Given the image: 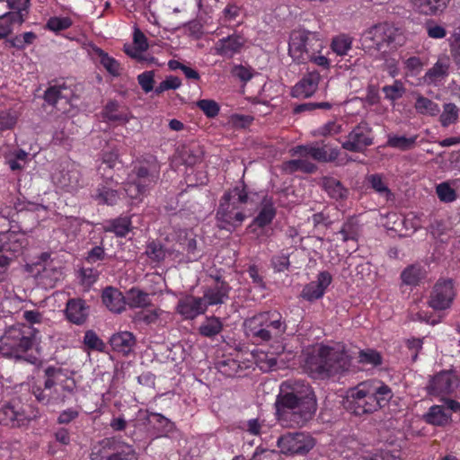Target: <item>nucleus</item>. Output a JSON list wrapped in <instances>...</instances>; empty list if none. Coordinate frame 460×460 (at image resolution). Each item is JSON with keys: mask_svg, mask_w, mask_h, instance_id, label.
I'll use <instances>...</instances> for the list:
<instances>
[{"mask_svg": "<svg viewBox=\"0 0 460 460\" xmlns=\"http://www.w3.org/2000/svg\"><path fill=\"white\" fill-rule=\"evenodd\" d=\"M274 405L276 418L284 427L304 425L313 418L317 409L312 387L300 380L283 382Z\"/></svg>", "mask_w": 460, "mask_h": 460, "instance_id": "nucleus-1", "label": "nucleus"}, {"mask_svg": "<svg viewBox=\"0 0 460 460\" xmlns=\"http://www.w3.org/2000/svg\"><path fill=\"white\" fill-rule=\"evenodd\" d=\"M350 363L351 357L345 345L318 344L307 353L305 368L314 378H326L349 370Z\"/></svg>", "mask_w": 460, "mask_h": 460, "instance_id": "nucleus-2", "label": "nucleus"}, {"mask_svg": "<svg viewBox=\"0 0 460 460\" xmlns=\"http://www.w3.org/2000/svg\"><path fill=\"white\" fill-rule=\"evenodd\" d=\"M393 395L391 388L383 382L366 381L347 392L348 407L356 415L372 413L385 407Z\"/></svg>", "mask_w": 460, "mask_h": 460, "instance_id": "nucleus-3", "label": "nucleus"}, {"mask_svg": "<svg viewBox=\"0 0 460 460\" xmlns=\"http://www.w3.org/2000/svg\"><path fill=\"white\" fill-rule=\"evenodd\" d=\"M39 332L32 326L18 323L8 327L0 337V354L7 358L36 364L31 351L38 345Z\"/></svg>", "mask_w": 460, "mask_h": 460, "instance_id": "nucleus-4", "label": "nucleus"}, {"mask_svg": "<svg viewBox=\"0 0 460 460\" xmlns=\"http://www.w3.org/2000/svg\"><path fill=\"white\" fill-rule=\"evenodd\" d=\"M246 334L257 341L279 340L287 331V323L278 311L260 313L244 322Z\"/></svg>", "mask_w": 460, "mask_h": 460, "instance_id": "nucleus-5", "label": "nucleus"}, {"mask_svg": "<svg viewBox=\"0 0 460 460\" xmlns=\"http://www.w3.org/2000/svg\"><path fill=\"white\" fill-rule=\"evenodd\" d=\"M44 389L33 388L36 399L42 403L64 402L66 395L75 388V381L61 368L48 367L45 371Z\"/></svg>", "mask_w": 460, "mask_h": 460, "instance_id": "nucleus-6", "label": "nucleus"}, {"mask_svg": "<svg viewBox=\"0 0 460 460\" xmlns=\"http://www.w3.org/2000/svg\"><path fill=\"white\" fill-rule=\"evenodd\" d=\"M403 43V37L399 28L380 23L364 32L361 37L362 49L370 55L381 51L385 47L393 45L394 48Z\"/></svg>", "mask_w": 460, "mask_h": 460, "instance_id": "nucleus-7", "label": "nucleus"}, {"mask_svg": "<svg viewBox=\"0 0 460 460\" xmlns=\"http://www.w3.org/2000/svg\"><path fill=\"white\" fill-rule=\"evenodd\" d=\"M247 199V195L238 189L223 196L217 211V220L220 228L231 230L243 223L245 215L238 205L246 203Z\"/></svg>", "mask_w": 460, "mask_h": 460, "instance_id": "nucleus-8", "label": "nucleus"}, {"mask_svg": "<svg viewBox=\"0 0 460 460\" xmlns=\"http://www.w3.org/2000/svg\"><path fill=\"white\" fill-rule=\"evenodd\" d=\"M91 460H137V455L129 444L117 437L100 440L92 447Z\"/></svg>", "mask_w": 460, "mask_h": 460, "instance_id": "nucleus-9", "label": "nucleus"}, {"mask_svg": "<svg viewBox=\"0 0 460 460\" xmlns=\"http://www.w3.org/2000/svg\"><path fill=\"white\" fill-rule=\"evenodd\" d=\"M158 179V169L155 164L146 167L139 165L128 174L124 190L131 199H138L146 194Z\"/></svg>", "mask_w": 460, "mask_h": 460, "instance_id": "nucleus-10", "label": "nucleus"}, {"mask_svg": "<svg viewBox=\"0 0 460 460\" xmlns=\"http://www.w3.org/2000/svg\"><path fill=\"white\" fill-rule=\"evenodd\" d=\"M39 416L36 408L19 401H12L0 406V424L10 428L27 427Z\"/></svg>", "mask_w": 460, "mask_h": 460, "instance_id": "nucleus-11", "label": "nucleus"}, {"mask_svg": "<svg viewBox=\"0 0 460 460\" xmlns=\"http://www.w3.org/2000/svg\"><path fill=\"white\" fill-rule=\"evenodd\" d=\"M319 46L320 40L314 34L304 30H295L289 37L288 54L294 61L305 63L310 53Z\"/></svg>", "mask_w": 460, "mask_h": 460, "instance_id": "nucleus-12", "label": "nucleus"}, {"mask_svg": "<svg viewBox=\"0 0 460 460\" xmlns=\"http://www.w3.org/2000/svg\"><path fill=\"white\" fill-rule=\"evenodd\" d=\"M315 445L314 438L305 432H288L278 438L277 446L282 454L305 455Z\"/></svg>", "mask_w": 460, "mask_h": 460, "instance_id": "nucleus-13", "label": "nucleus"}, {"mask_svg": "<svg viewBox=\"0 0 460 460\" xmlns=\"http://www.w3.org/2000/svg\"><path fill=\"white\" fill-rule=\"evenodd\" d=\"M456 295V291L453 280L439 279L430 291L428 304L436 311L446 310L452 305Z\"/></svg>", "mask_w": 460, "mask_h": 460, "instance_id": "nucleus-14", "label": "nucleus"}, {"mask_svg": "<svg viewBox=\"0 0 460 460\" xmlns=\"http://www.w3.org/2000/svg\"><path fill=\"white\" fill-rule=\"evenodd\" d=\"M75 95L71 87L65 84L50 86L45 92L47 102L54 105L62 113H69L74 106Z\"/></svg>", "mask_w": 460, "mask_h": 460, "instance_id": "nucleus-15", "label": "nucleus"}, {"mask_svg": "<svg viewBox=\"0 0 460 460\" xmlns=\"http://www.w3.org/2000/svg\"><path fill=\"white\" fill-rule=\"evenodd\" d=\"M341 144L348 151L362 152L373 144L371 128L367 124L360 123L349 133L345 140L341 141Z\"/></svg>", "mask_w": 460, "mask_h": 460, "instance_id": "nucleus-16", "label": "nucleus"}, {"mask_svg": "<svg viewBox=\"0 0 460 460\" xmlns=\"http://www.w3.org/2000/svg\"><path fill=\"white\" fill-rule=\"evenodd\" d=\"M459 379L453 371H442L434 376L428 386L429 393L437 396L450 394L458 387Z\"/></svg>", "mask_w": 460, "mask_h": 460, "instance_id": "nucleus-17", "label": "nucleus"}, {"mask_svg": "<svg viewBox=\"0 0 460 460\" xmlns=\"http://www.w3.org/2000/svg\"><path fill=\"white\" fill-rule=\"evenodd\" d=\"M175 310L185 320H193L206 312L203 299L192 295L181 297Z\"/></svg>", "mask_w": 460, "mask_h": 460, "instance_id": "nucleus-18", "label": "nucleus"}, {"mask_svg": "<svg viewBox=\"0 0 460 460\" xmlns=\"http://www.w3.org/2000/svg\"><path fill=\"white\" fill-rule=\"evenodd\" d=\"M27 244L28 239L23 232L8 230L0 233V252L19 254Z\"/></svg>", "mask_w": 460, "mask_h": 460, "instance_id": "nucleus-19", "label": "nucleus"}, {"mask_svg": "<svg viewBox=\"0 0 460 460\" xmlns=\"http://www.w3.org/2000/svg\"><path fill=\"white\" fill-rule=\"evenodd\" d=\"M230 287L225 281L217 279L215 283L207 287L203 291V303L207 310L209 305H217L225 303L228 298Z\"/></svg>", "mask_w": 460, "mask_h": 460, "instance_id": "nucleus-20", "label": "nucleus"}, {"mask_svg": "<svg viewBox=\"0 0 460 460\" xmlns=\"http://www.w3.org/2000/svg\"><path fill=\"white\" fill-rule=\"evenodd\" d=\"M449 69V57L447 55L440 56L436 63L427 70L423 76V81L429 85H438L448 76Z\"/></svg>", "mask_w": 460, "mask_h": 460, "instance_id": "nucleus-21", "label": "nucleus"}, {"mask_svg": "<svg viewBox=\"0 0 460 460\" xmlns=\"http://www.w3.org/2000/svg\"><path fill=\"white\" fill-rule=\"evenodd\" d=\"M332 276L327 271H322L317 276L316 281L308 283L302 291V296L308 301H314L321 298L325 289L332 282Z\"/></svg>", "mask_w": 460, "mask_h": 460, "instance_id": "nucleus-22", "label": "nucleus"}, {"mask_svg": "<svg viewBox=\"0 0 460 460\" xmlns=\"http://www.w3.org/2000/svg\"><path fill=\"white\" fill-rule=\"evenodd\" d=\"M109 343L113 351L122 356H128L134 351L137 341L132 332L125 331L114 333L110 338Z\"/></svg>", "mask_w": 460, "mask_h": 460, "instance_id": "nucleus-23", "label": "nucleus"}, {"mask_svg": "<svg viewBox=\"0 0 460 460\" xmlns=\"http://www.w3.org/2000/svg\"><path fill=\"white\" fill-rule=\"evenodd\" d=\"M320 75L316 71L306 74L292 89V95L296 98H308L318 88Z\"/></svg>", "mask_w": 460, "mask_h": 460, "instance_id": "nucleus-24", "label": "nucleus"}, {"mask_svg": "<svg viewBox=\"0 0 460 460\" xmlns=\"http://www.w3.org/2000/svg\"><path fill=\"white\" fill-rule=\"evenodd\" d=\"M244 45V40L239 35H231L223 39H220L215 46L216 54L232 58L235 54L239 53Z\"/></svg>", "mask_w": 460, "mask_h": 460, "instance_id": "nucleus-25", "label": "nucleus"}, {"mask_svg": "<svg viewBox=\"0 0 460 460\" xmlns=\"http://www.w3.org/2000/svg\"><path fill=\"white\" fill-rule=\"evenodd\" d=\"M450 0H411L412 8L424 15H438L447 7Z\"/></svg>", "mask_w": 460, "mask_h": 460, "instance_id": "nucleus-26", "label": "nucleus"}, {"mask_svg": "<svg viewBox=\"0 0 460 460\" xmlns=\"http://www.w3.org/2000/svg\"><path fill=\"white\" fill-rule=\"evenodd\" d=\"M66 315L75 324H82L88 316V307L81 299H70L66 304Z\"/></svg>", "mask_w": 460, "mask_h": 460, "instance_id": "nucleus-27", "label": "nucleus"}, {"mask_svg": "<svg viewBox=\"0 0 460 460\" xmlns=\"http://www.w3.org/2000/svg\"><path fill=\"white\" fill-rule=\"evenodd\" d=\"M92 197L100 205L112 206L119 199V194L111 187V181L100 184Z\"/></svg>", "mask_w": 460, "mask_h": 460, "instance_id": "nucleus-28", "label": "nucleus"}, {"mask_svg": "<svg viewBox=\"0 0 460 460\" xmlns=\"http://www.w3.org/2000/svg\"><path fill=\"white\" fill-rule=\"evenodd\" d=\"M92 56L95 60L100 62L110 75L113 76H119L120 75L122 70L120 64L102 49L93 47L92 49Z\"/></svg>", "mask_w": 460, "mask_h": 460, "instance_id": "nucleus-29", "label": "nucleus"}, {"mask_svg": "<svg viewBox=\"0 0 460 460\" xmlns=\"http://www.w3.org/2000/svg\"><path fill=\"white\" fill-rule=\"evenodd\" d=\"M102 302L110 311L114 313H120L125 306V297L122 293L112 287L103 290Z\"/></svg>", "mask_w": 460, "mask_h": 460, "instance_id": "nucleus-30", "label": "nucleus"}, {"mask_svg": "<svg viewBox=\"0 0 460 460\" xmlns=\"http://www.w3.org/2000/svg\"><path fill=\"white\" fill-rule=\"evenodd\" d=\"M105 232L114 233L117 236L124 237L131 230V221L128 217H118L107 221L102 226Z\"/></svg>", "mask_w": 460, "mask_h": 460, "instance_id": "nucleus-31", "label": "nucleus"}, {"mask_svg": "<svg viewBox=\"0 0 460 460\" xmlns=\"http://www.w3.org/2000/svg\"><path fill=\"white\" fill-rule=\"evenodd\" d=\"M295 154H305L319 162H328L337 157V152H332L328 155L324 148L316 146H297L295 150Z\"/></svg>", "mask_w": 460, "mask_h": 460, "instance_id": "nucleus-32", "label": "nucleus"}, {"mask_svg": "<svg viewBox=\"0 0 460 460\" xmlns=\"http://www.w3.org/2000/svg\"><path fill=\"white\" fill-rule=\"evenodd\" d=\"M23 23L22 16L5 13L0 15V40L5 39L13 31V25Z\"/></svg>", "mask_w": 460, "mask_h": 460, "instance_id": "nucleus-33", "label": "nucleus"}, {"mask_svg": "<svg viewBox=\"0 0 460 460\" xmlns=\"http://www.w3.org/2000/svg\"><path fill=\"white\" fill-rule=\"evenodd\" d=\"M418 136H412L410 137L404 136H398L389 134L387 137L386 146L392 148H397L402 151L411 150L415 146Z\"/></svg>", "mask_w": 460, "mask_h": 460, "instance_id": "nucleus-34", "label": "nucleus"}, {"mask_svg": "<svg viewBox=\"0 0 460 460\" xmlns=\"http://www.w3.org/2000/svg\"><path fill=\"white\" fill-rule=\"evenodd\" d=\"M223 323L220 318L216 316L206 317L200 324L199 332L202 336L212 338L221 332Z\"/></svg>", "mask_w": 460, "mask_h": 460, "instance_id": "nucleus-35", "label": "nucleus"}, {"mask_svg": "<svg viewBox=\"0 0 460 460\" xmlns=\"http://www.w3.org/2000/svg\"><path fill=\"white\" fill-rule=\"evenodd\" d=\"M426 271L420 265H411L407 267L401 274L402 282L406 285L416 286L425 278Z\"/></svg>", "mask_w": 460, "mask_h": 460, "instance_id": "nucleus-36", "label": "nucleus"}, {"mask_svg": "<svg viewBox=\"0 0 460 460\" xmlns=\"http://www.w3.org/2000/svg\"><path fill=\"white\" fill-rule=\"evenodd\" d=\"M425 420L432 425L442 426L447 423L450 414L440 405H434L429 408L424 416Z\"/></svg>", "mask_w": 460, "mask_h": 460, "instance_id": "nucleus-37", "label": "nucleus"}, {"mask_svg": "<svg viewBox=\"0 0 460 460\" xmlns=\"http://www.w3.org/2000/svg\"><path fill=\"white\" fill-rule=\"evenodd\" d=\"M126 301L130 307H146L151 304L149 295L138 288H131L126 296Z\"/></svg>", "mask_w": 460, "mask_h": 460, "instance_id": "nucleus-38", "label": "nucleus"}, {"mask_svg": "<svg viewBox=\"0 0 460 460\" xmlns=\"http://www.w3.org/2000/svg\"><path fill=\"white\" fill-rule=\"evenodd\" d=\"M414 108L418 113L426 116H437L440 111L438 103L422 95L417 97Z\"/></svg>", "mask_w": 460, "mask_h": 460, "instance_id": "nucleus-39", "label": "nucleus"}, {"mask_svg": "<svg viewBox=\"0 0 460 460\" xmlns=\"http://www.w3.org/2000/svg\"><path fill=\"white\" fill-rule=\"evenodd\" d=\"M133 40L136 48L127 49L126 52L132 58L140 59L142 58V53L148 49L147 39L140 30L136 29L134 31Z\"/></svg>", "mask_w": 460, "mask_h": 460, "instance_id": "nucleus-40", "label": "nucleus"}, {"mask_svg": "<svg viewBox=\"0 0 460 460\" xmlns=\"http://www.w3.org/2000/svg\"><path fill=\"white\" fill-rule=\"evenodd\" d=\"M21 113L15 109L0 111V131L13 129L18 122Z\"/></svg>", "mask_w": 460, "mask_h": 460, "instance_id": "nucleus-41", "label": "nucleus"}, {"mask_svg": "<svg viewBox=\"0 0 460 460\" xmlns=\"http://www.w3.org/2000/svg\"><path fill=\"white\" fill-rule=\"evenodd\" d=\"M323 187L329 196L332 199H342L347 197L348 190L334 178L324 179Z\"/></svg>", "mask_w": 460, "mask_h": 460, "instance_id": "nucleus-42", "label": "nucleus"}, {"mask_svg": "<svg viewBox=\"0 0 460 460\" xmlns=\"http://www.w3.org/2000/svg\"><path fill=\"white\" fill-rule=\"evenodd\" d=\"M146 253L154 261H161L164 260L167 253L176 259L180 254V251L166 252L161 244L152 242L147 245Z\"/></svg>", "mask_w": 460, "mask_h": 460, "instance_id": "nucleus-43", "label": "nucleus"}, {"mask_svg": "<svg viewBox=\"0 0 460 460\" xmlns=\"http://www.w3.org/2000/svg\"><path fill=\"white\" fill-rule=\"evenodd\" d=\"M352 48V40L347 35H339L332 39L331 49L338 56H345Z\"/></svg>", "mask_w": 460, "mask_h": 460, "instance_id": "nucleus-44", "label": "nucleus"}, {"mask_svg": "<svg viewBox=\"0 0 460 460\" xmlns=\"http://www.w3.org/2000/svg\"><path fill=\"white\" fill-rule=\"evenodd\" d=\"M81 174L77 170H69L66 173H62L58 184L62 188H67L69 190H75L80 186Z\"/></svg>", "mask_w": 460, "mask_h": 460, "instance_id": "nucleus-45", "label": "nucleus"}, {"mask_svg": "<svg viewBox=\"0 0 460 460\" xmlns=\"http://www.w3.org/2000/svg\"><path fill=\"white\" fill-rule=\"evenodd\" d=\"M119 105L115 102H111L107 103L105 106L102 116L104 119L108 121H120V122H128L129 118L127 114H122L118 112Z\"/></svg>", "mask_w": 460, "mask_h": 460, "instance_id": "nucleus-46", "label": "nucleus"}, {"mask_svg": "<svg viewBox=\"0 0 460 460\" xmlns=\"http://www.w3.org/2000/svg\"><path fill=\"white\" fill-rule=\"evenodd\" d=\"M382 91L387 100L394 102L402 97L405 93V87L402 81L395 80L392 84L385 85Z\"/></svg>", "mask_w": 460, "mask_h": 460, "instance_id": "nucleus-47", "label": "nucleus"}, {"mask_svg": "<svg viewBox=\"0 0 460 460\" xmlns=\"http://www.w3.org/2000/svg\"><path fill=\"white\" fill-rule=\"evenodd\" d=\"M458 108L454 103H447L444 105L443 111L439 117L440 123L447 128L454 124L458 119Z\"/></svg>", "mask_w": 460, "mask_h": 460, "instance_id": "nucleus-48", "label": "nucleus"}, {"mask_svg": "<svg viewBox=\"0 0 460 460\" xmlns=\"http://www.w3.org/2000/svg\"><path fill=\"white\" fill-rule=\"evenodd\" d=\"M358 225L356 219L349 218L344 224L339 234L341 235V239L344 242L349 240H356L358 235Z\"/></svg>", "mask_w": 460, "mask_h": 460, "instance_id": "nucleus-49", "label": "nucleus"}, {"mask_svg": "<svg viewBox=\"0 0 460 460\" xmlns=\"http://www.w3.org/2000/svg\"><path fill=\"white\" fill-rule=\"evenodd\" d=\"M276 215L275 208L271 203H266L259 215L255 217L254 223L260 226L263 227L269 225Z\"/></svg>", "mask_w": 460, "mask_h": 460, "instance_id": "nucleus-50", "label": "nucleus"}, {"mask_svg": "<svg viewBox=\"0 0 460 460\" xmlns=\"http://www.w3.org/2000/svg\"><path fill=\"white\" fill-rule=\"evenodd\" d=\"M436 193L440 201L450 203L456 199V192L448 182H442L437 185Z\"/></svg>", "mask_w": 460, "mask_h": 460, "instance_id": "nucleus-51", "label": "nucleus"}, {"mask_svg": "<svg viewBox=\"0 0 460 460\" xmlns=\"http://www.w3.org/2000/svg\"><path fill=\"white\" fill-rule=\"evenodd\" d=\"M285 169L289 172L302 171L305 172H313L315 170V165L306 159H294L285 164Z\"/></svg>", "mask_w": 460, "mask_h": 460, "instance_id": "nucleus-52", "label": "nucleus"}, {"mask_svg": "<svg viewBox=\"0 0 460 460\" xmlns=\"http://www.w3.org/2000/svg\"><path fill=\"white\" fill-rule=\"evenodd\" d=\"M84 344L89 349L102 352L105 349V343L92 330L87 331L84 336Z\"/></svg>", "mask_w": 460, "mask_h": 460, "instance_id": "nucleus-53", "label": "nucleus"}, {"mask_svg": "<svg viewBox=\"0 0 460 460\" xmlns=\"http://www.w3.org/2000/svg\"><path fill=\"white\" fill-rule=\"evenodd\" d=\"M7 6L13 10L8 12L11 14H19L22 16L23 22L28 15V9L30 6V0H6Z\"/></svg>", "mask_w": 460, "mask_h": 460, "instance_id": "nucleus-54", "label": "nucleus"}, {"mask_svg": "<svg viewBox=\"0 0 460 460\" xmlns=\"http://www.w3.org/2000/svg\"><path fill=\"white\" fill-rule=\"evenodd\" d=\"M196 104L208 118H215L220 111L218 103L214 100L203 99L198 101Z\"/></svg>", "mask_w": 460, "mask_h": 460, "instance_id": "nucleus-55", "label": "nucleus"}, {"mask_svg": "<svg viewBox=\"0 0 460 460\" xmlns=\"http://www.w3.org/2000/svg\"><path fill=\"white\" fill-rule=\"evenodd\" d=\"M359 362L376 367L382 364L381 355L374 349H366L359 352Z\"/></svg>", "mask_w": 460, "mask_h": 460, "instance_id": "nucleus-56", "label": "nucleus"}, {"mask_svg": "<svg viewBox=\"0 0 460 460\" xmlns=\"http://www.w3.org/2000/svg\"><path fill=\"white\" fill-rule=\"evenodd\" d=\"M72 21L68 17H51L49 19L46 27L52 31H60L68 29Z\"/></svg>", "mask_w": 460, "mask_h": 460, "instance_id": "nucleus-57", "label": "nucleus"}, {"mask_svg": "<svg viewBox=\"0 0 460 460\" xmlns=\"http://www.w3.org/2000/svg\"><path fill=\"white\" fill-rule=\"evenodd\" d=\"M181 85V81L179 77L174 75L167 76L159 85L155 89L156 94H160L168 90H176Z\"/></svg>", "mask_w": 460, "mask_h": 460, "instance_id": "nucleus-58", "label": "nucleus"}, {"mask_svg": "<svg viewBox=\"0 0 460 460\" xmlns=\"http://www.w3.org/2000/svg\"><path fill=\"white\" fill-rule=\"evenodd\" d=\"M371 187L380 195L389 199L391 192L386 184L383 181L382 177L378 174H373L368 177Z\"/></svg>", "mask_w": 460, "mask_h": 460, "instance_id": "nucleus-59", "label": "nucleus"}, {"mask_svg": "<svg viewBox=\"0 0 460 460\" xmlns=\"http://www.w3.org/2000/svg\"><path fill=\"white\" fill-rule=\"evenodd\" d=\"M342 131V127L341 124L336 121H329L324 125L321 126L314 131L315 136H333L339 134Z\"/></svg>", "mask_w": 460, "mask_h": 460, "instance_id": "nucleus-60", "label": "nucleus"}, {"mask_svg": "<svg viewBox=\"0 0 460 460\" xmlns=\"http://www.w3.org/2000/svg\"><path fill=\"white\" fill-rule=\"evenodd\" d=\"M450 53L455 63L460 67V31H455L449 38Z\"/></svg>", "mask_w": 460, "mask_h": 460, "instance_id": "nucleus-61", "label": "nucleus"}, {"mask_svg": "<svg viewBox=\"0 0 460 460\" xmlns=\"http://www.w3.org/2000/svg\"><path fill=\"white\" fill-rule=\"evenodd\" d=\"M425 29L428 36L431 39L441 40L447 36V30L433 21L427 22Z\"/></svg>", "mask_w": 460, "mask_h": 460, "instance_id": "nucleus-62", "label": "nucleus"}, {"mask_svg": "<svg viewBox=\"0 0 460 460\" xmlns=\"http://www.w3.org/2000/svg\"><path fill=\"white\" fill-rule=\"evenodd\" d=\"M137 82L145 93H149L154 89L155 72L146 71L137 75Z\"/></svg>", "mask_w": 460, "mask_h": 460, "instance_id": "nucleus-63", "label": "nucleus"}, {"mask_svg": "<svg viewBox=\"0 0 460 460\" xmlns=\"http://www.w3.org/2000/svg\"><path fill=\"white\" fill-rule=\"evenodd\" d=\"M271 265L278 272L284 271L288 269L289 256L287 253L280 252L271 259Z\"/></svg>", "mask_w": 460, "mask_h": 460, "instance_id": "nucleus-64", "label": "nucleus"}]
</instances>
